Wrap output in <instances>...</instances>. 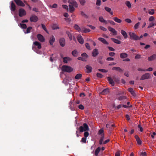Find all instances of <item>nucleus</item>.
Masks as SVG:
<instances>
[{"mask_svg":"<svg viewBox=\"0 0 156 156\" xmlns=\"http://www.w3.org/2000/svg\"><path fill=\"white\" fill-rule=\"evenodd\" d=\"M85 45L86 48L87 49H88L89 50H90L91 49L90 46L88 43H86L85 44Z\"/></svg>","mask_w":156,"mask_h":156,"instance_id":"49","label":"nucleus"},{"mask_svg":"<svg viewBox=\"0 0 156 156\" xmlns=\"http://www.w3.org/2000/svg\"><path fill=\"white\" fill-rule=\"evenodd\" d=\"M84 137L87 138L89 136V133L87 131H85L84 133Z\"/></svg>","mask_w":156,"mask_h":156,"instance_id":"57","label":"nucleus"},{"mask_svg":"<svg viewBox=\"0 0 156 156\" xmlns=\"http://www.w3.org/2000/svg\"><path fill=\"white\" fill-rule=\"evenodd\" d=\"M150 77V74L149 73H146L141 76L140 78V80H144L148 79Z\"/></svg>","mask_w":156,"mask_h":156,"instance_id":"6","label":"nucleus"},{"mask_svg":"<svg viewBox=\"0 0 156 156\" xmlns=\"http://www.w3.org/2000/svg\"><path fill=\"white\" fill-rule=\"evenodd\" d=\"M97 76L99 78H102L103 76L101 73H98L97 74Z\"/></svg>","mask_w":156,"mask_h":156,"instance_id":"51","label":"nucleus"},{"mask_svg":"<svg viewBox=\"0 0 156 156\" xmlns=\"http://www.w3.org/2000/svg\"><path fill=\"white\" fill-rule=\"evenodd\" d=\"M111 40L114 43L117 44H120L121 41L117 39H116L114 38H111Z\"/></svg>","mask_w":156,"mask_h":156,"instance_id":"29","label":"nucleus"},{"mask_svg":"<svg viewBox=\"0 0 156 156\" xmlns=\"http://www.w3.org/2000/svg\"><path fill=\"white\" fill-rule=\"evenodd\" d=\"M80 14L81 15L85 17L86 18L88 17V16L82 11H81L80 12Z\"/></svg>","mask_w":156,"mask_h":156,"instance_id":"42","label":"nucleus"},{"mask_svg":"<svg viewBox=\"0 0 156 156\" xmlns=\"http://www.w3.org/2000/svg\"><path fill=\"white\" fill-rule=\"evenodd\" d=\"M100 28L101 30H102L104 31H105L107 30V29L106 28H105L104 27H103L102 26H100Z\"/></svg>","mask_w":156,"mask_h":156,"instance_id":"59","label":"nucleus"},{"mask_svg":"<svg viewBox=\"0 0 156 156\" xmlns=\"http://www.w3.org/2000/svg\"><path fill=\"white\" fill-rule=\"evenodd\" d=\"M154 25V23L153 22L151 23H150L149 26H148L147 28H149L151 27H153Z\"/></svg>","mask_w":156,"mask_h":156,"instance_id":"53","label":"nucleus"},{"mask_svg":"<svg viewBox=\"0 0 156 156\" xmlns=\"http://www.w3.org/2000/svg\"><path fill=\"white\" fill-rule=\"evenodd\" d=\"M68 3L70 5H72L73 7L75 8H77L78 7V5L76 1L73 0H69L68 1Z\"/></svg>","mask_w":156,"mask_h":156,"instance_id":"7","label":"nucleus"},{"mask_svg":"<svg viewBox=\"0 0 156 156\" xmlns=\"http://www.w3.org/2000/svg\"><path fill=\"white\" fill-rule=\"evenodd\" d=\"M86 68L87 69V73H90L92 72V68L89 65H87L86 66Z\"/></svg>","mask_w":156,"mask_h":156,"instance_id":"16","label":"nucleus"},{"mask_svg":"<svg viewBox=\"0 0 156 156\" xmlns=\"http://www.w3.org/2000/svg\"><path fill=\"white\" fill-rule=\"evenodd\" d=\"M79 129L80 132H83V131H89L90 129L87 124L86 123H84L83 124V126L79 127Z\"/></svg>","mask_w":156,"mask_h":156,"instance_id":"2","label":"nucleus"},{"mask_svg":"<svg viewBox=\"0 0 156 156\" xmlns=\"http://www.w3.org/2000/svg\"><path fill=\"white\" fill-rule=\"evenodd\" d=\"M62 8H63L64 9H66V10H68L69 9H68V6L67 5H62Z\"/></svg>","mask_w":156,"mask_h":156,"instance_id":"58","label":"nucleus"},{"mask_svg":"<svg viewBox=\"0 0 156 156\" xmlns=\"http://www.w3.org/2000/svg\"><path fill=\"white\" fill-rule=\"evenodd\" d=\"M38 20V18L35 15L32 16L30 18V20L31 22H36Z\"/></svg>","mask_w":156,"mask_h":156,"instance_id":"10","label":"nucleus"},{"mask_svg":"<svg viewBox=\"0 0 156 156\" xmlns=\"http://www.w3.org/2000/svg\"><path fill=\"white\" fill-rule=\"evenodd\" d=\"M90 31L89 29L86 28L84 27L82 28L81 32L82 33L89 32Z\"/></svg>","mask_w":156,"mask_h":156,"instance_id":"28","label":"nucleus"},{"mask_svg":"<svg viewBox=\"0 0 156 156\" xmlns=\"http://www.w3.org/2000/svg\"><path fill=\"white\" fill-rule=\"evenodd\" d=\"M59 43L60 45L62 47L65 45V40L64 38H62L59 40Z\"/></svg>","mask_w":156,"mask_h":156,"instance_id":"13","label":"nucleus"},{"mask_svg":"<svg viewBox=\"0 0 156 156\" xmlns=\"http://www.w3.org/2000/svg\"><path fill=\"white\" fill-rule=\"evenodd\" d=\"M72 54L74 57H76L77 56V51L76 50H75L72 51Z\"/></svg>","mask_w":156,"mask_h":156,"instance_id":"40","label":"nucleus"},{"mask_svg":"<svg viewBox=\"0 0 156 156\" xmlns=\"http://www.w3.org/2000/svg\"><path fill=\"white\" fill-rule=\"evenodd\" d=\"M82 76V75L81 74L79 73L76 74L75 77V78L76 79L79 80L80 79Z\"/></svg>","mask_w":156,"mask_h":156,"instance_id":"31","label":"nucleus"},{"mask_svg":"<svg viewBox=\"0 0 156 156\" xmlns=\"http://www.w3.org/2000/svg\"><path fill=\"white\" fill-rule=\"evenodd\" d=\"M129 34L130 36V38L131 40L135 41L140 40L139 37L137 36L134 33L129 32Z\"/></svg>","mask_w":156,"mask_h":156,"instance_id":"3","label":"nucleus"},{"mask_svg":"<svg viewBox=\"0 0 156 156\" xmlns=\"http://www.w3.org/2000/svg\"><path fill=\"white\" fill-rule=\"evenodd\" d=\"M99 20L100 22H101L102 23H107L106 21L105 20L103 19V17L101 16L99 17Z\"/></svg>","mask_w":156,"mask_h":156,"instance_id":"35","label":"nucleus"},{"mask_svg":"<svg viewBox=\"0 0 156 156\" xmlns=\"http://www.w3.org/2000/svg\"><path fill=\"white\" fill-rule=\"evenodd\" d=\"M77 39L78 42L81 44H83L84 43V40L81 36L79 35L77 37Z\"/></svg>","mask_w":156,"mask_h":156,"instance_id":"12","label":"nucleus"},{"mask_svg":"<svg viewBox=\"0 0 156 156\" xmlns=\"http://www.w3.org/2000/svg\"><path fill=\"white\" fill-rule=\"evenodd\" d=\"M135 138L136 140L137 144L139 145H141L142 144V141L140 140L138 136L136 135H135Z\"/></svg>","mask_w":156,"mask_h":156,"instance_id":"20","label":"nucleus"},{"mask_svg":"<svg viewBox=\"0 0 156 156\" xmlns=\"http://www.w3.org/2000/svg\"><path fill=\"white\" fill-rule=\"evenodd\" d=\"M52 28L53 30L58 29L59 28L58 25L56 24H54L52 26Z\"/></svg>","mask_w":156,"mask_h":156,"instance_id":"38","label":"nucleus"},{"mask_svg":"<svg viewBox=\"0 0 156 156\" xmlns=\"http://www.w3.org/2000/svg\"><path fill=\"white\" fill-rule=\"evenodd\" d=\"M68 36L70 41L72 40V34L69 31H67L66 32Z\"/></svg>","mask_w":156,"mask_h":156,"instance_id":"36","label":"nucleus"},{"mask_svg":"<svg viewBox=\"0 0 156 156\" xmlns=\"http://www.w3.org/2000/svg\"><path fill=\"white\" fill-rule=\"evenodd\" d=\"M125 21L129 23H131L132 22L131 20L130 19L128 18L126 19L125 20Z\"/></svg>","mask_w":156,"mask_h":156,"instance_id":"63","label":"nucleus"},{"mask_svg":"<svg viewBox=\"0 0 156 156\" xmlns=\"http://www.w3.org/2000/svg\"><path fill=\"white\" fill-rule=\"evenodd\" d=\"M155 58H156V55L153 54L152 55L148 57V60L149 61H151L154 60Z\"/></svg>","mask_w":156,"mask_h":156,"instance_id":"24","label":"nucleus"},{"mask_svg":"<svg viewBox=\"0 0 156 156\" xmlns=\"http://www.w3.org/2000/svg\"><path fill=\"white\" fill-rule=\"evenodd\" d=\"M81 142L85 143L86 142V138L85 137L82 138L81 139Z\"/></svg>","mask_w":156,"mask_h":156,"instance_id":"56","label":"nucleus"},{"mask_svg":"<svg viewBox=\"0 0 156 156\" xmlns=\"http://www.w3.org/2000/svg\"><path fill=\"white\" fill-rule=\"evenodd\" d=\"M105 137L104 134H102L101 135L100 137V139L99 140V144L100 145L103 144V142Z\"/></svg>","mask_w":156,"mask_h":156,"instance_id":"18","label":"nucleus"},{"mask_svg":"<svg viewBox=\"0 0 156 156\" xmlns=\"http://www.w3.org/2000/svg\"><path fill=\"white\" fill-rule=\"evenodd\" d=\"M41 26L42 28L47 33H48V31L46 28L45 26L43 24H41Z\"/></svg>","mask_w":156,"mask_h":156,"instance_id":"47","label":"nucleus"},{"mask_svg":"<svg viewBox=\"0 0 156 156\" xmlns=\"http://www.w3.org/2000/svg\"><path fill=\"white\" fill-rule=\"evenodd\" d=\"M114 60V58L112 57H108L106 58V60L108 61H112Z\"/></svg>","mask_w":156,"mask_h":156,"instance_id":"62","label":"nucleus"},{"mask_svg":"<svg viewBox=\"0 0 156 156\" xmlns=\"http://www.w3.org/2000/svg\"><path fill=\"white\" fill-rule=\"evenodd\" d=\"M78 59L80 60H82L83 61L86 62V60L85 58H84L82 57H79L78 58Z\"/></svg>","mask_w":156,"mask_h":156,"instance_id":"50","label":"nucleus"},{"mask_svg":"<svg viewBox=\"0 0 156 156\" xmlns=\"http://www.w3.org/2000/svg\"><path fill=\"white\" fill-rule=\"evenodd\" d=\"M141 58V55L138 54H137L135 57V58L136 59H139L140 58Z\"/></svg>","mask_w":156,"mask_h":156,"instance_id":"61","label":"nucleus"},{"mask_svg":"<svg viewBox=\"0 0 156 156\" xmlns=\"http://www.w3.org/2000/svg\"><path fill=\"white\" fill-rule=\"evenodd\" d=\"M14 2L18 6L24 7L25 4L20 0H14Z\"/></svg>","mask_w":156,"mask_h":156,"instance_id":"9","label":"nucleus"},{"mask_svg":"<svg viewBox=\"0 0 156 156\" xmlns=\"http://www.w3.org/2000/svg\"><path fill=\"white\" fill-rule=\"evenodd\" d=\"M109 89L108 88H106L103 90V91L101 92V94L103 95L105 94H107L109 92Z\"/></svg>","mask_w":156,"mask_h":156,"instance_id":"30","label":"nucleus"},{"mask_svg":"<svg viewBox=\"0 0 156 156\" xmlns=\"http://www.w3.org/2000/svg\"><path fill=\"white\" fill-rule=\"evenodd\" d=\"M33 44L32 47V49L37 53L40 54L39 53L40 51L37 50L35 47L36 46L38 49H40L41 48V44L39 42L37 41L34 42Z\"/></svg>","mask_w":156,"mask_h":156,"instance_id":"1","label":"nucleus"},{"mask_svg":"<svg viewBox=\"0 0 156 156\" xmlns=\"http://www.w3.org/2000/svg\"><path fill=\"white\" fill-rule=\"evenodd\" d=\"M98 40L103 43L104 44H108V43L107 41L104 38L101 37H99Z\"/></svg>","mask_w":156,"mask_h":156,"instance_id":"21","label":"nucleus"},{"mask_svg":"<svg viewBox=\"0 0 156 156\" xmlns=\"http://www.w3.org/2000/svg\"><path fill=\"white\" fill-rule=\"evenodd\" d=\"M98 70L99 71L103 72V73H106L108 72V70L106 69H99Z\"/></svg>","mask_w":156,"mask_h":156,"instance_id":"52","label":"nucleus"},{"mask_svg":"<svg viewBox=\"0 0 156 156\" xmlns=\"http://www.w3.org/2000/svg\"><path fill=\"white\" fill-rule=\"evenodd\" d=\"M79 1L80 4L82 6L84 5L86 2L85 0H79Z\"/></svg>","mask_w":156,"mask_h":156,"instance_id":"45","label":"nucleus"},{"mask_svg":"<svg viewBox=\"0 0 156 156\" xmlns=\"http://www.w3.org/2000/svg\"><path fill=\"white\" fill-rule=\"evenodd\" d=\"M69 12L71 13L73 12L75 10L74 7L70 4L69 5Z\"/></svg>","mask_w":156,"mask_h":156,"instance_id":"26","label":"nucleus"},{"mask_svg":"<svg viewBox=\"0 0 156 156\" xmlns=\"http://www.w3.org/2000/svg\"><path fill=\"white\" fill-rule=\"evenodd\" d=\"M71 59L69 57H65L63 58V62L65 63H67L68 61H70Z\"/></svg>","mask_w":156,"mask_h":156,"instance_id":"25","label":"nucleus"},{"mask_svg":"<svg viewBox=\"0 0 156 156\" xmlns=\"http://www.w3.org/2000/svg\"><path fill=\"white\" fill-rule=\"evenodd\" d=\"M108 30L113 33V35H116L117 34V31L114 28L109 27H108Z\"/></svg>","mask_w":156,"mask_h":156,"instance_id":"15","label":"nucleus"},{"mask_svg":"<svg viewBox=\"0 0 156 156\" xmlns=\"http://www.w3.org/2000/svg\"><path fill=\"white\" fill-rule=\"evenodd\" d=\"M154 9H151V11H149L148 12V13L150 15H152L154 14Z\"/></svg>","mask_w":156,"mask_h":156,"instance_id":"48","label":"nucleus"},{"mask_svg":"<svg viewBox=\"0 0 156 156\" xmlns=\"http://www.w3.org/2000/svg\"><path fill=\"white\" fill-rule=\"evenodd\" d=\"M62 69L63 71L70 73L73 70V69L71 67L66 65L62 66Z\"/></svg>","mask_w":156,"mask_h":156,"instance_id":"4","label":"nucleus"},{"mask_svg":"<svg viewBox=\"0 0 156 156\" xmlns=\"http://www.w3.org/2000/svg\"><path fill=\"white\" fill-rule=\"evenodd\" d=\"M75 29L77 30L78 32L81 31L80 28L77 24H75L74 27Z\"/></svg>","mask_w":156,"mask_h":156,"instance_id":"34","label":"nucleus"},{"mask_svg":"<svg viewBox=\"0 0 156 156\" xmlns=\"http://www.w3.org/2000/svg\"><path fill=\"white\" fill-rule=\"evenodd\" d=\"M107 78L108 80L109 81V83L111 84L112 86H114L115 85V83L113 80L112 78L110 77H108Z\"/></svg>","mask_w":156,"mask_h":156,"instance_id":"17","label":"nucleus"},{"mask_svg":"<svg viewBox=\"0 0 156 156\" xmlns=\"http://www.w3.org/2000/svg\"><path fill=\"white\" fill-rule=\"evenodd\" d=\"M113 19L115 22L117 23H120L122 22V20L120 19H118L117 17H114Z\"/></svg>","mask_w":156,"mask_h":156,"instance_id":"32","label":"nucleus"},{"mask_svg":"<svg viewBox=\"0 0 156 156\" xmlns=\"http://www.w3.org/2000/svg\"><path fill=\"white\" fill-rule=\"evenodd\" d=\"M125 4L129 8H130L131 7V5L129 1H127L125 2Z\"/></svg>","mask_w":156,"mask_h":156,"instance_id":"39","label":"nucleus"},{"mask_svg":"<svg viewBox=\"0 0 156 156\" xmlns=\"http://www.w3.org/2000/svg\"><path fill=\"white\" fill-rule=\"evenodd\" d=\"M105 10L108 12L111 15L113 14V12L112 11L111 9L110 8L108 7H105Z\"/></svg>","mask_w":156,"mask_h":156,"instance_id":"27","label":"nucleus"},{"mask_svg":"<svg viewBox=\"0 0 156 156\" xmlns=\"http://www.w3.org/2000/svg\"><path fill=\"white\" fill-rule=\"evenodd\" d=\"M140 25V23L139 22H138L137 23H136L134 26V28L135 30L137 29L139 27Z\"/></svg>","mask_w":156,"mask_h":156,"instance_id":"43","label":"nucleus"},{"mask_svg":"<svg viewBox=\"0 0 156 156\" xmlns=\"http://www.w3.org/2000/svg\"><path fill=\"white\" fill-rule=\"evenodd\" d=\"M99 54L98 50L97 48L94 49L92 53V55L93 57H95L97 56Z\"/></svg>","mask_w":156,"mask_h":156,"instance_id":"11","label":"nucleus"},{"mask_svg":"<svg viewBox=\"0 0 156 156\" xmlns=\"http://www.w3.org/2000/svg\"><path fill=\"white\" fill-rule=\"evenodd\" d=\"M154 18L153 16H151L149 18V21H152L154 20Z\"/></svg>","mask_w":156,"mask_h":156,"instance_id":"64","label":"nucleus"},{"mask_svg":"<svg viewBox=\"0 0 156 156\" xmlns=\"http://www.w3.org/2000/svg\"><path fill=\"white\" fill-rule=\"evenodd\" d=\"M55 41V39L54 36L52 35L50 38L49 43L51 45H52L54 42Z\"/></svg>","mask_w":156,"mask_h":156,"instance_id":"19","label":"nucleus"},{"mask_svg":"<svg viewBox=\"0 0 156 156\" xmlns=\"http://www.w3.org/2000/svg\"><path fill=\"white\" fill-rule=\"evenodd\" d=\"M112 70H116L120 72L122 71V70L120 67H114L112 68Z\"/></svg>","mask_w":156,"mask_h":156,"instance_id":"33","label":"nucleus"},{"mask_svg":"<svg viewBox=\"0 0 156 156\" xmlns=\"http://www.w3.org/2000/svg\"><path fill=\"white\" fill-rule=\"evenodd\" d=\"M121 33L123 36L124 38L126 39L128 37V35L126 31L123 30H122L121 31Z\"/></svg>","mask_w":156,"mask_h":156,"instance_id":"22","label":"nucleus"},{"mask_svg":"<svg viewBox=\"0 0 156 156\" xmlns=\"http://www.w3.org/2000/svg\"><path fill=\"white\" fill-rule=\"evenodd\" d=\"M20 25L21 27L23 29H26L27 28V25L26 24L24 23H20Z\"/></svg>","mask_w":156,"mask_h":156,"instance_id":"44","label":"nucleus"},{"mask_svg":"<svg viewBox=\"0 0 156 156\" xmlns=\"http://www.w3.org/2000/svg\"><path fill=\"white\" fill-rule=\"evenodd\" d=\"M10 9L12 11H15L16 10V6L15 4L12 2L10 6Z\"/></svg>","mask_w":156,"mask_h":156,"instance_id":"14","label":"nucleus"},{"mask_svg":"<svg viewBox=\"0 0 156 156\" xmlns=\"http://www.w3.org/2000/svg\"><path fill=\"white\" fill-rule=\"evenodd\" d=\"M37 37L38 40L40 42H43L45 41V38L41 34H38L37 35Z\"/></svg>","mask_w":156,"mask_h":156,"instance_id":"8","label":"nucleus"},{"mask_svg":"<svg viewBox=\"0 0 156 156\" xmlns=\"http://www.w3.org/2000/svg\"><path fill=\"white\" fill-rule=\"evenodd\" d=\"M147 153L146 152H140V156H146Z\"/></svg>","mask_w":156,"mask_h":156,"instance_id":"55","label":"nucleus"},{"mask_svg":"<svg viewBox=\"0 0 156 156\" xmlns=\"http://www.w3.org/2000/svg\"><path fill=\"white\" fill-rule=\"evenodd\" d=\"M26 12L25 10L21 8L19 10V16L22 17L23 16L26 15Z\"/></svg>","mask_w":156,"mask_h":156,"instance_id":"5","label":"nucleus"},{"mask_svg":"<svg viewBox=\"0 0 156 156\" xmlns=\"http://www.w3.org/2000/svg\"><path fill=\"white\" fill-rule=\"evenodd\" d=\"M120 56L121 58H124L128 56V55L125 53L123 52L120 54Z\"/></svg>","mask_w":156,"mask_h":156,"instance_id":"23","label":"nucleus"},{"mask_svg":"<svg viewBox=\"0 0 156 156\" xmlns=\"http://www.w3.org/2000/svg\"><path fill=\"white\" fill-rule=\"evenodd\" d=\"M32 29V27H28L25 33V34H28L30 33V32L31 30Z\"/></svg>","mask_w":156,"mask_h":156,"instance_id":"41","label":"nucleus"},{"mask_svg":"<svg viewBox=\"0 0 156 156\" xmlns=\"http://www.w3.org/2000/svg\"><path fill=\"white\" fill-rule=\"evenodd\" d=\"M101 1L100 0H97L96 2V5L97 6L101 5Z\"/></svg>","mask_w":156,"mask_h":156,"instance_id":"54","label":"nucleus"},{"mask_svg":"<svg viewBox=\"0 0 156 156\" xmlns=\"http://www.w3.org/2000/svg\"><path fill=\"white\" fill-rule=\"evenodd\" d=\"M78 108L81 110H83L84 108V106L82 105H80L78 106Z\"/></svg>","mask_w":156,"mask_h":156,"instance_id":"60","label":"nucleus"},{"mask_svg":"<svg viewBox=\"0 0 156 156\" xmlns=\"http://www.w3.org/2000/svg\"><path fill=\"white\" fill-rule=\"evenodd\" d=\"M104 132L103 129H101L98 131V134L101 135L102 134H104Z\"/></svg>","mask_w":156,"mask_h":156,"instance_id":"46","label":"nucleus"},{"mask_svg":"<svg viewBox=\"0 0 156 156\" xmlns=\"http://www.w3.org/2000/svg\"><path fill=\"white\" fill-rule=\"evenodd\" d=\"M101 150V148L100 147H98L95 150V155L96 156H97Z\"/></svg>","mask_w":156,"mask_h":156,"instance_id":"37","label":"nucleus"}]
</instances>
